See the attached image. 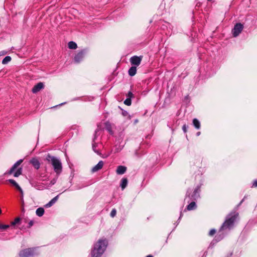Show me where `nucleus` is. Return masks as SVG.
Wrapping results in <instances>:
<instances>
[{
  "label": "nucleus",
  "mask_w": 257,
  "mask_h": 257,
  "mask_svg": "<svg viewBox=\"0 0 257 257\" xmlns=\"http://www.w3.org/2000/svg\"><path fill=\"white\" fill-rule=\"evenodd\" d=\"M46 160L52 165L55 172L58 176L62 171V165L61 161L57 158L48 154Z\"/></svg>",
  "instance_id": "3"
},
{
  "label": "nucleus",
  "mask_w": 257,
  "mask_h": 257,
  "mask_svg": "<svg viewBox=\"0 0 257 257\" xmlns=\"http://www.w3.org/2000/svg\"><path fill=\"white\" fill-rule=\"evenodd\" d=\"M238 216V213L236 212H232L227 215L225 220L221 226L219 232L222 230H230L233 228L234 222Z\"/></svg>",
  "instance_id": "1"
},
{
  "label": "nucleus",
  "mask_w": 257,
  "mask_h": 257,
  "mask_svg": "<svg viewBox=\"0 0 257 257\" xmlns=\"http://www.w3.org/2000/svg\"><path fill=\"white\" fill-rule=\"evenodd\" d=\"M21 196L23 197V191H22V193H21Z\"/></svg>",
  "instance_id": "46"
},
{
  "label": "nucleus",
  "mask_w": 257,
  "mask_h": 257,
  "mask_svg": "<svg viewBox=\"0 0 257 257\" xmlns=\"http://www.w3.org/2000/svg\"><path fill=\"white\" fill-rule=\"evenodd\" d=\"M7 53H8V52L6 50L1 51H0V56L5 55L6 54H7Z\"/></svg>",
  "instance_id": "35"
},
{
  "label": "nucleus",
  "mask_w": 257,
  "mask_h": 257,
  "mask_svg": "<svg viewBox=\"0 0 257 257\" xmlns=\"http://www.w3.org/2000/svg\"><path fill=\"white\" fill-rule=\"evenodd\" d=\"M207 255V251H205L204 253H203V255H202V257H206V255Z\"/></svg>",
  "instance_id": "40"
},
{
  "label": "nucleus",
  "mask_w": 257,
  "mask_h": 257,
  "mask_svg": "<svg viewBox=\"0 0 257 257\" xmlns=\"http://www.w3.org/2000/svg\"><path fill=\"white\" fill-rule=\"evenodd\" d=\"M103 164V162L102 161H100L96 165L92 168L91 172L94 173L99 171L102 168Z\"/></svg>",
  "instance_id": "11"
},
{
  "label": "nucleus",
  "mask_w": 257,
  "mask_h": 257,
  "mask_svg": "<svg viewBox=\"0 0 257 257\" xmlns=\"http://www.w3.org/2000/svg\"><path fill=\"white\" fill-rule=\"evenodd\" d=\"M24 220H25V222H26V221H27L26 219H25Z\"/></svg>",
  "instance_id": "49"
},
{
  "label": "nucleus",
  "mask_w": 257,
  "mask_h": 257,
  "mask_svg": "<svg viewBox=\"0 0 257 257\" xmlns=\"http://www.w3.org/2000/svg\"><path fill=\"white\" fill-rule=\"evenodd\" d=\"M68 47L71 49H76L77 48V45L75 42L70 41L68 43Z\"/></svg>",
  "instance_id": "21"
},
{
  "label": "nucleus",
  "mask_w": 257,
  "mask_h": 257,
  "mask_svg": "<svg viewBox=\"0 0 257 257\" xmlns=\"http://www.w3.org/2000/svg\"><path fill=\"white\" fill-rule=\"evenodd\" d=\"M1 212H2V210H1V209L0 208V214H1Z\"/></svg>",
  "instance_id": "48"
},
{
  "label": "nucleus",
  "mask_w": 257,
  "mask_h": 257,
  "mask_svg": "<svg viewBox=\"0 0 257 257\" xmlns=\"http://www.w3.org/2000/svg\"><path fill=\"white\" fill-rule=\"evenodd\" d=\"M44 212L45 211L43 208L39 207L36 210V214L39 217H41L43 215Z\"/></svg>",
  "instance_id": "19"
},
{
  "label": "nucleus",
  "mask_w": 257,
  "mask_h": 257,
  "mask_svg": "<svg viewBox=\"0 0 257 257\" xmlns=\"http://www.w3.org/2000/svg\"><path fill=\"white\" fill-rule=\"evenodd\" d=\"M216 233V230L215 229H212L209 232V235L212 236Z\"/></svg>",
  "instance_id": "34"
},
{
  "label": "nucleus",
  "mask_w": 257,
  "mask_h": 257,
  "mask_svg": "<svg viewBox=\"0 0 257 257\" xmlns=\"http://www.w3.org/2000/svg\"><path fill=\"white\" fill-rule=\"evenodd\" d=\"M195 200H192V201L187 205V209L188 210H194L196 208V203L194 201Z\"/></svg>",
  "instance_id": "18"
},
{
  "label": "nucleus",
  "mask_w": 257,
  "mask_h": 257,
  "mask_svg": "<svg viewBox=\"0 0 257 257\" xmlns=\"http://www.w3.org/2000/svg\"><path fill=\"white\" fill-rule=\"evenodd\" d=\"M21 218L20 217H17L15 218L14 221L11 222L12 225H15L16 224H19L20 223Z\"/></svg>",
  "instance_id": "25"
},
{
  "label": "nucleus",
  "mask_w": 257,
  "mask_h": 257,
  "mask_svg": "<svg viewBox=\"0 0 257 257\" xmlns=\"http://www.w3.org/2000/svg\"><path fill=\"white\" fill-rule=\"evenodd\" d=\"M15 187L20 191V193H22V189L19 184H18Z\"/></svg>",
  "instance_id": "38"
},
{
  "label": "nucleus",
  "mask_w": 257,
  "mask_h": 257,
  "mask_svg": "<svg viewBox=\"0 0 257 257\" xmlns=\"http://www.w3.org/2000/svg\"><path fill=\"white\" fill-rule=\"evenodd\" d=\"M208 1H211L212 0H207Z\"/></svg>",
  "instance_id": "51"
},
{
  "label": "nucleus",
  "mask_w": 257,
  "mask_h": 257,
  "mask_svg": "<svg viewBox=\"0 0 257 257\" xmlns=\"http://www.w3.org/2000/svg\"><path fill=\"white\" fill-rule=\"evenodd\" d=\"M33 224H34V222L33 220H31L29 223H28V228H30L33 225Z\"/></svg>",
  "instance_id": "36"
},
{
  "label": "nucleus",
  "mask_w": 257,
  "mask_h": 257,
  "mask_svg": "<svg viewBox=\"0 0 257 257\" xmlns=\"http://www.w3.org/2000/svg\"><path fill=\"white\" fill-rule=\"evenodd\" d=\"M252 186H253V187H257V180H255V181L253 182V184H252Z\"/></svg>",
  "instance_id": "39"
},
{
  "label": "nucleus",
  "mask_w": 257,
  "mask_h": 257,
  "mask_svg": "<svg viewBox=\"0 0 257 257\" xmlns=\"http://www.w3.org/2000/svg\"><path fill=\"white\" fill-rule=\"evenodd\" d=\"M118 107L122 110L121 114L123 116H126L128 115V113L126 111L123 110L122 108H120V106H118Z\"/></svg>",
  "instance_id": "31"
},
{
  "label": "nucleus",
  "mask_w": 257,
  "mask_h": 257,
  "mask_svg": "<svg viewBox=\"0 0 257 257\" xmlns=\"http://www.w3.org/2000/svg\"><path fill=\"white\" fill-rule=\"evenodd\" d=\"M97 132L96 131H95V136H94V138L93 139V142H94V140L95 139H96V134Z\"/></svg>",
  "instance_id": "41"
},
{
  "label": "nucleus",
  "mask_w": 257,
  "mask_h": 257,
  "mask_svg": "<svg viewBox=\"0 0 257 257\" xmlns=\"http://www.w3.org/2000/svg\"><path fill=\"white\" fill-rule=\"evenodd\" d=\"M126 171V167L124 166H118L116 170V172L118 175L123 174Z\"/></svg>",
  "instance_id": "13"
},
{
  "label": "nucleus",
  "mask_w": 257,
  "mask_h": 257,
  "mask_svg": "<svg viewBox=\"0 0 257 257\" xmlns=\"http://www.w3.org/2000/svg\"><path fill=\"white\" fill-rule=\"evenodd\" d=\"M142 58V56H134L131 57L130 61L132 65H134L135 66H138L140 65Z\"/></svg>",
  "instance_id": "8"
},
{
  "label": "nucleus",
  "mask_w": 257,
  "mask_h": 257,
  "mask_svg": "<svg viewBox=\"0 0 257 257\" xmlns=\"http://www.w3.org/2000/svg\"><path fill=\"white\" fill-rule=\"evenodd\" d=\"M243 29V25L240 23L236 24L232 30V34L234 37H237L242 32Z\"/></svg>",
  "instance_id": "7"
},
{
  "label": "nucleus",
  "mask_w": 257,
  "mask_h": 257,
  "mask_svg": "<svg viewBox=\"0 0 257 257\" xmlns=\"http://www.w3.org/2000/svg\"><path fill=\"white\" fill-rule=\"evenodd\" d=\"M23 160L20 159L18 160L16 163H15L12 167L10 169V170L7 173L9 174H12L16 169L23 162Z\"/></svg>",
  "instance_id": "10"
},
{
  "label": "nucleus",
  "mask_w": 257,
  "mask_h": 257,
  "mask_svg": "<svg viewBox=\"0 0 257 257\" xmlns=\"http://www.w3.org/2000/svg\"><path fill=\"white\" fill-rule=\"evenodd\" d=\"M200 187L197 186L196 189L194 190L193 193L191 196H190V190L188 189L186 193V197H188L190 198V200H196L198 198L200 197Z\"/></svg>",
  "instance_id": "6"
},
{
  "label": "nucleus",
  "mask_w": 257,
  "mask_h": 257,
  "mask_svg": "<svg viewBox=\"0 0 257 257\" xmlns=\"http://www.w3.org/2000/svg\"><path fill=\"white\" fill-rule=\"evenodd\" d=\"M44 85L43 83L39 82L33 87L32 91L33 93H36L40 91L42 89L44 88Z\"/></svg>",
  "instance_id": "9"
},
{
  "label": "nucleus",
  "mask_w": 257,
  "mask_h": 257,
  "mask_svg": "<svg viewBox=\"0 0 257 257\" xmlns=\"http://www.w3.org/2000/svg\"><path fill=\"white\" fill-rule=\"evenodd\" d=\"M128 183V181L127 178H123L121 180V183L120 184V186L122 190H123L127 186Z\"/></svg>",
  "instance_id": "17"
},
{
  "label": "nucleus",
  "mask_w": 257,
  "mask_h": 257,
  "mask_svg": "<svg viewBox=\"0 0 257 257\" xmlns=\"http://www.w3.org/2000/svg\"><path fill=\"white\" fill-rule=\"evenodd\" d=\"M8 181L14 186L16 187L18 184L13 179H9Z\"/></svg>",
  "instance_id": "29"
},
{
  "label": "nucleus",
  "mask_w": 257,
  "mask_h": 257,
  "mask_svg": "<svg viewBox=\"0 0 257 257\" xmlns=\"http://www.w3.org/2000/svg\"><path fill=\"white\" fill-rule=\"evenodd\" d=\"M35 187L38 190H43L46 188H48L49 187V186H47L46 184H44L43 183H37L35 186Z\"/></svg>",
  "instance_id": "16"
},
{
  "label": "nucleus",
  "mask_w": 257,
  "mask_h": 257,
  "mask_svg": "<svg viewBox=\"0 0 257 257\" xmlns=\"http://www.w3.org/2000/svg\"><path fill=\"white\" fill-rule=\"evenodd\" d=\"M200 135V132H198L196 133V136H199V135Z\"/></svg>",
  "instance_id": "42"
},
{
  "label": "nucleus",
  "mask_w": 257,
  "mask_h": 257,
  "mask_svg": "<svg viewBox=\"0 0 257 257\" xmlns=\"http://www.w3.org/2000/svg\"><path fill=\"white\" fill-rule=\"evenodd\" d=\"M82 188V187H78V188H77V189H81V188Z\"/></svg>",
  "instance_id": "47"
},
{
  "label": "nucleus",
  "mask_w": 257,
  "mask_h": 257,
  "mask_svg": "<svg viewBox=\"0 0 257 257\" xmlns=\"http://www.w3.org/2000/svg\"><path fill=\"white\" fill-rule=\"evenodd\" d=\"M96 143H93L92 144V149L93 150V151L95 153H96L97 154H99V151L98 150H96Z\"/></svg>",
  "instance_id": "30"
},
{
  "label": "nucleus",
  "mask_w": 257,
  "mask_h": 257,
  "mask_svg": "<svg viewBox=\"0 0 257 257\" xmlns=\"http://www.w3.org/2000/svg\"><path fill=\"white\" fill-rule=\"evenodd\" d=\"M59 198V195H57L55 197H54L51 200H50L48 203H47L45 207L46 208H49L51 207L53 204H54L56 201H57Z\"/></svg>",
  "instance_id": "14"
},
{
  "label": "nucleus",
  "mask_w": 257,
  "mask_h": 257,
  "mask_svg": "<svg viewBox=\"0 0 257 257\" xmlns=\"http://www.w3.org/2000/svg\"><path fill=\"white\" fill-rule=\"evenodd\" d=\"M35 248H28L21 250L19 252L20 257H30L33 256Z\"/></svg>",
  "instance_id": "5"
},
{
  "label": "nucleus",
  "mask_w": 257,
  "mask_h": 257,
  "mask_svg": "<svg viewBox=\"0 0 257 257\" xmlns=\"http://www.w3.org/2000/svg\"><path fill=\"white\" fill-rule=\"evenodd\" d=\"M193 123L196 128L199 129L200 128V123L197 118L193 119Z\"/></svg>",
  "instance_id": "20"
},
{
  "label": "nucleus",
  "mask_w": 257,
  "mask_h": 257,
  "mask_svg": "<svg viewBox=\"0 0 257 257\" xmlns=\"http://www.w3.org/2000/svg\"><path fill=\"white\" fill-rule=\"evenodd\" d=\"M64 103H61V104L60 105H62Z\"/></svg>",
  "instance_id": "50"
},
{
  "label": "nucleus",
  "mask_w": 257,
  "mask_h": 257,
  "mask_svg": "<svg viewBox=\"0 0 257 257\" xmlns=\"http://www.w3.org/2000/svg\"><path fill=\"white\" fill-rule=\"evenodd\" d=\"M56 180H57V178H54L53 179H52L51 182H50V183L47 186H51L52 185L55 184L56 182Z\"/></svg>",
  "instance_id": "32"
},
{
  "label": "nucleus",
  "mask_w": 257,
  "mask_h": 257,
  "mask_svg": "<svg viewBox=\"0 0 257 257\" xmlns=\"http://www.w3.org/2000/svg\"><path fill=\"white\" fill-rule=\"evenodd\" d=\"M116 210L115 208H113L112 209V210L110 212V215L111 217H114L116 215Z\"/></svg>",
  "instance_id": "28"
},
{
  "label": "nucleus",
  "mask_w": 257,
  "mask_h": 257,
  "mask_svg": "<svg viewBox=\"0 0 257 257\" xmlns=\"http://www.w3.org/2000/svg\"><path fill=\"white\" fill-rule=\"evenodd\" d=\"M137 73V66H132L128 70V73L130 76H134Z\"/></svg>",
  "instance_id": "15"
},
{
  "label": "nucleus",
  "mask_w": 257,
  "mask_h": 257,
  "mask_svg": "<svg viewBox=\"0 0 257 257\" xmlns=\"http://www.w3.org/2000/svg\"><path fill=\"white\" fill-rule=\"evenodd\" d=\"M187 127L188 126L186 124L183 125L182 129L184 133H186L187 132Z\"/></svg>",
  "instance_id": "37"
},
{
  "label": "nucleus",
  "mask_w": 257,
  "mask_h": 257,
  "mask_svg": "<svg viewBox=\"0 0 257 257\" xmlns=\"http://www.w3.org/2000/svg\"><path fill=\"white\" fill-rule=\"evenodd\" d=\"M30 163L32 164L33 167L36 169H39L40 167V163L38 160L36 158L31 159Z\"/></svg>",
  "instance_id": "12"
},
{
  "label": "nucleus",
  "mask_w": 257,
  "mask_h": 257,
  "mask_svg": "<svg viewBox=\"0 0 257 257\" xmlns=\"http://www.w3.org/2000/svg\"><path fill=\"white\" fill-rule=\"evenodd\" d=\"M10 227V225L2 224L0 223V231H4Z\"/></svg>",
  "instance_id": "23"
},
{
  "label": "nucleus",
  "mask_w": 257,
  "mask_h": 257,
  "mask_svg": "<svg viewBox=\"0 0 257 257\" xmlns=\"http://www.w3.org/2000/svg\"><path fill=\"white\" fill-rule=\"evenodd\" d=\"M146 257H154V256L152 255L149 254V255L146 256Z\"/></svg>",
  "instance_id": "44"
},
{
  "label": "nucleus",
  "mask_w": 257,
  "mask_h": 257,
  "mask_svg": "<svg viewBox=\"0 0 257 257\" xmlns=\"http://www.w3.org/2000/svg\"><path fill=\"white\" fill-rule=\"evenodd\" d=\"M124 103L127 106H130L132 104V100L130 98H127L124 101Z\"/></svg>",
  "instance_id": "27"
},
{
  "label": "nucleus",
  "mask_w": 257,
  "mask_h": 257,
  "mask_svg": "<svg viewBox=\"0 0 257 257\" xmlns=\"http://www.w3.org/2000/svg\"><path fill=\"white\" fill-rule=\"evenodd\" d=\"M223 236H224L222 234H220L217 236H216L215 239L213 240V241L211 242V244L215 243L221 240L223 238Z\"/></svg>",
  "instance_id": "22"
},
{
  "label": "nucleus",
  "mask_w": 257,
  "mask_h": 257,
  "mask_svg": "<svg viewBox=\"0 0 257 257\" xmlns=\"http://www.w3.org/2000/svg\"><path fill=\"white\" fill-rule=\"evenodd\" d=\"M107 245L106 239H99L91 251L92 257H100L104 252Z\"/></svg>",
  "instance_id": "2"
},
{
  "label": "nucleus",
  "mask_w": 257,
  "mask_h": 257,
  "mask_svg": "<svg viewBox=\"0 0 257 257\" xmlns=\"http://www.w3.org/2000/svg\"><path fill=\"white\" fill-rule=\"evenodd\" d=\"M12 60V58L10 56H7L5 57V58L2 61V64L6 65L10 62Z\"/></svg>",
  "instance_id": "24"
},
{
  "label": "nucleus",
  "mask_w": 257,
  "mask_h": 257,
  "mask_svg": "<svg viewBox=\"0 0 257 257\" xmlns=\"http://www.w3.org/2000/svg\"><path fill=\"white\" fill-rule=\"evenodd\" d=\"M182 212H181V213H180V217H179V219H180L181 218V217H182Z\"/></svg>",
  "instance_id": "43"
},
{
  "label": "nucleus",
  "mask_w": 257,
  "mask_h": 257,
  "mask_svg": "<svg viewBox=\"0 0 257 257\" xmlns=\"http://www.w3.org/2000/svg\"><path fill=\"white\" fill-rule=\"evenodd\" d=\"M243 200H244V199H243L240 201V202L239 203V205H240V204H241L242 203V202L243 201Z\"/></svg>",
  "instance_id": "45"
},
{
  "label": "nucleus",
  "mask_w": 257,
  "mask_h": 257,
  "mask_svg": "<svg viewBox=\"0 0 257 257\" xmlns=\"http://www.w3.org/2000/svg\"><path fill=\"white\" fill-rule=\"evenodd\" d=\"M88 49L87 48L83 49L75 55L74 58V62L76 63H80L84 58L85 55L87 53Z\"/></svg>",
  "instance_id": "4"
},
{
  "label": "nucleus",
  "mask_w": 257,
  "mask_h": 257,
  "mask_svg": "<svg viewBox=\"0 0 257 257\" xmlns=\"http://www.w3.org/2000/svg\"><path fill=\"white\" fill-rule=\"evenodd\" d=\"M22 173V168H19L17 171L16 172H15L14 174V177H19L20 175H21Z\"/></svg>",
  "instance_id": "26"
},
{
  "label": "nucleus",
  "mask_w": 257,
  "mask_h": 257,
  "mask_svg": "<svg viewBox=\"0 0 257 257\" xmlns=\"http://www.w3.org/2000/svg\"><path fill=\"white\" fill-rule=\"evenodd\" d=\"M126 96H127V98H130L131 99L132 98L134 97V94H133V93L131 91H129L127 93Z\"/></svg>",
  "instance_id": "33"
}]
</instances>
